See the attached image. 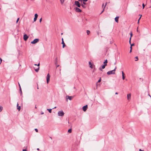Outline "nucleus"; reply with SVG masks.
I'll return each mask as SVG.
<instances>
[{
    "label": "nucleus",
    "mask_w": 151,
    "mask_h": 151,
    "mask_svg": "<svg viewBox=\"0 0 151 151\" xmlns=\"http://www.w3.org/2000/svg\"><path fill=\"white\" fill-rule=\"evenodd\" d=\"M116 67L114 70L108 71L107 73V74L108 75H110L111 74H115V71L116 70Z\"/></svg>",
    "instance_id": "nucleus-1"
},
{
    "label": "nucleus",
    "mask_w": 151,
    "mask_h": 151,
    "mask_svg": "<svg viewBox=\"0 0 151 151\" xmlns=\"http://www.w3.org/2000/svg\"><path fill=\"white\" fill-rule=\"evenodd\" d=\"M58 115L59 116H63L64 114V113L63 111L62 110L58 111Z\"/></svg>",
    "instance_id": "nucleus-2"
},
{
    "label": "nucleus",
    "mask_w": 151,
    "mask_h": 151,
    "mask_svg": "<svg viewBox=\"0 0 151 151\" xmlns=\"http://www.w3.org/2000/svg\"><path fill=\"white\" fill-rule=\"evenodd\" d=\"M39 40L38 39H35L31 42L32 44H35L37 42L39 41Z\"/></svg>",
    "instance_id": "nucleus-3"
},
{
    "label": "nucleus",
    "mask_w": 151,
    "mask_h": 151,
    "mask_svg": "<svg viewBox=\"0 0 151 151\" xmlns=\"http://www.w3.org/2000/svg\"><path fill=\"white\" fill-rule=\"evenodd\" d=\"M50 76L49 75V74L48 73L47 74V77H46L47 82V83H48V82L50 81Z\"/></svg>",
    "instance_id": "nucleus-4"
},
{
    "label": "nucleus",
    "mask_w": 151,
    "mask_h": 151,
    "mask_svg": "<svg viewBox=\"0 0 151 151\" xmlns=\"http://www.w3.org/2000/svg\"><path fill=\"white\" fill-rule=\"evenodd\" d=\"M75 4L78 7H80L81 6V5L78 1H76L75 2Z\"/></svg>",
    "instance_id": "nucleus-5"
},
{
    "label": "nucleus",
    "mask_w": 151,
    "mask_h": 151,
    "mask_svg": "<svg viewBox=\"0 0 151 151\" xmlns=\"http://www.w3.org/2000/svg\"><path fill=\"white\" fill-rule=\"evenodd\" d=\"M55 65H56V68H57V67H59V65H57V64H58V59H57V58H55Z\"/></svg>",
    "instance_id": "nucleus-6"
},
{
    "label": "nucleus",
    "mask_w": 151,
    "mask_h": 151,
    "mask_svg": "<svg viewBox=\"0 0 151 151\" xmlns=\"http://www.w3.org/2000/svg\"><path fill=\"white\" fill-rule=\"evenodd\" d=\"M75 10L76 12H82L81 10L80 9L77 7H76L75 8Z\"/></svg>",
    "instance_id": "nucleus-7"
},
{
    "label": "nucleus",
    "mask_w": 151,
    "mask_h": 151,
    "mask_svg": "<svg viewBox=\"0 0 151 151\" xmlns=\"http://www.w3.org/2000/svg\"><path fill=\"white\" fill-rule=\"evenodd\" d=\"M88 108V106L87 105L83 107V109L84 111H86Z\"/></svg>",
    "instance_id": "nucleus-8"
},
{
    "label": "nucleus",
    "mask_w": 151,
    "mask_h": 151,
    "mask_svg": "<svg viewBox=\"0 0 151 151\" xmlns=\"http://www.w3.org/2000/svg\"><path fill=\"white\" fill-rule=\"evenodd\" d=\"M28 38V37L26 34H25L24 35L23 38L24 40L26 41L27 40Z\"/></svg>",
    "instance_id": "nucleus-9"
},
{
    "label": "nucleus",
    "mask_w": 151,
    "mask_h": 151,
    "mask_svg": "<svg viewBox=\"0 0 151 151\" xmlns=\"http://www.w3.org/2000/svg\"><path fill=\"white\" fill-rule=\"evenodd\" d=\"M38 15L37 14H35V17L34 19V22H35L36 21Z\"/></svg>",
    "instance_id": "nucleus-10"
},
{
    "label": "nucleus",
    "mask_w": 151,
    "mask_h": 151,
    "mask_svg": "<svg viewBox=\"0 0 151 151\" xmlns=\"http://www.w3.org/2000/svg\"><path fill=\"white\" fill-rule=\"evenodd\" d=\"M66 98L68 99H69L70 100H71L72 99V98H73V96H66Z\"/></svg>",
    "instance_id": "nucleus-11"
},
{
    "label": "nucleus",
    "mask_w": 151,
    "mask_h": 151,
    "mask_svg": "<svg viewBox=\"0 0 151 151\" xmlns=\"http://www.w3.org/2000/svg\"><path fill=\"white\" fill-rule=\"evenodd\" d=\"M131 97V94L130 93L129 94L127 95V99L128 100L130 99Z\"/></svg>",
    "instance_id": "nucleus-12"
},
{
    "label": "nucleus",
    "mask_w": 151,
    "mask_h": 151,
    "mask_svg": "<svg viewBox=\"0 0 151 151\" xmlns=\"http://www.w3.org/2000/svg\"><path fill=\"white\" fill-rule=\"evenodd\" d=\"M119 17H116L115 18V20L116 22H118V19H119Z\"/></svg>",
    "instance_id": "nucleus-13"
},
{
    "label": "nucleus",
    "mask_w": 151,
    "mask_h": 151,
    "mask_svg": "<svg viewBox=\"0 0 151 151\" xmlns=\"http://www.w3.org/2000/svg\"><path fill=\"white\" fill-rule=\"evenodd\" d=\"M17 109L19 111L21 107L20 106H19V104L18 103H17Z\"/></svg>",
    "instance_id": "nucleus-14"
},
{
    "label": "nucleus",
    "mask_w": 151,
    "mask_h": 151,
    "mask_svg": "<svg viewBox=\"0 0 151 151\" xmlns=\"http://www.w3.org/2000/svg\"><path fill=\"white\" fill-rule=\"evenodd\" d=\"M106 65L107 64H104V65H102L101 67V68L103 69L105 68V66H106Z\"/></svg>",
    "instance_id": "nucleus-15"
},
{
    "label": "nucleus",
    "mask_w": 151,
    "mask_h": 151,
    "mask_svg": "<svg viewBox=\"0 0 151 151\" xmlns=\"http://www.w3.org/2000/svg\"><path fill=\"white\" fill-rule=\"evenodd\" d=\"M88 63H89V64L90 65V68H93V66H92V64H91V62H89Z\"/></svg>",
    "instance_id": "nucleus-16"
},
{
    "label": "nucleus",
    "mask_w": 151,
    "mask_h": 151,
    "mask_svg": "<svg viewBox=\"0 0 151 151\" xmlns=\"http://www.w3.org/2000/svg\"><path fill=\"white\" fill-rule=\"evenodd\" d=\"M61 44H63V48L65 46L64 41L62 42Z\"/></svg>",
    "instance_id": "nucleus-17"
},
{
    "label": "nucleus",
    "mask_w": 151,
    "mask_h": 151,
    "mask_svg": "<svg viewBox=\"0 0 151 151\" xmlns=\"http://www.w3.org/2000/svg\"><path fill=\"white\" fill-rule=\"evenodd\" d=\"M52 109H47V110H48L49 112L50 113H51V112H52Z\"/></svg>",
    "instance_id": "nucleus-18"
},
{
    "label": "nucleus",
    "mask_w": 151,
    "mask_h": 151,
    "mask_svg": "<svg viewBox=\"0 0 151 151\" xmlns=\"http://www.w3.org/2000/svg\"><path fill=\"white\" fill-rule=\"evenodd\" d=\"M107 2H106V3L104 7V8L103 10H102V12L101 13V14L104 11V8H105V7L106 6V5H107Z\"/></svg>",
    "instance_id": "nucleus-19"
},
{
    "label": "nucleus",
    "mask_w": 151,
    "mask_h": 151,
    "mask_svg": "<svg viewBox=\"0 0 151 151\" xmlns=\"http://www.w3.org/2000/svg\"><path fill=\"white\" fill-rule=\"evenodd\" d=\"M3 109V107L1 106H0V112L2 111Z\"/></svg>",
    "instance_id": "nucleus-20"
},
{
    "label": "nucleus",
    "mask_w": 151,
    "mask_h": 151,
    "mask_svg": "<svg viewBox=\"0 0 151 151\" xmlns=\"http://www.w3.org/2000/svg\"><path fill=\"white\" fill-rule=\"evenodd\" d=\"M107 62H108L107 60L106 59V60H105L104 62V64H106V63H107Z\"/></svg>",
    "instance_id": "nucleus-21"
},
{
    "label": "nucleus",
    "mask_w": 151,
    "mask_h": 151,
    "mask_svg": "<svg viewBox=\"0 0 151 151\" xmlns=\"http://www.w3.org/2000/svg\"><path fill=\"white\" fill-rule=\"evenodd\" d=\"M72 132V129H70L68 130V132L70 133H71Z\"/></svg>",
    "instance_id": "nucleus-22"
},
{
    "label": "nucleus",
    "mask_w": 151,
    "mask_h": 151,
    "mask_svg": "<svg viewBox=\"0 0 151 151\" xmlns=\"http://www.w3.org/2000/svg\"><path fill=\"white\" fill-rule=\"evenodd\" d=\"M39 70V67H38L37 69H36L35 70L36 72H38Z\"/></svg>",
    "instance_id": "nucleus-23"
},
{
    "label": "nucleus",
    "mask_w": 151,
    "mask_h": 151,
    "mask_svg": "<svg viewBox=\"0 0 151 151\" xmlns=\"http://www.w3.org/2000/svg\"><path fill=\"white\" fill-rule=\"evenodd\" d=\"M61 4H63L64 1V0H60Z\"/></svg>",
    "instance_id": "nucleus-24"
},
{
    "label": "nucleus",
    "mask_w": 151,
    "mask_h": 151,
    "mask_svg": "<svg viewBox=\"0 0 151 151\" xmlns=\"http://www.w3.org/2000/svg\"><path fill=\"white\" fill-rule=\"evenodd\" d=\"M90 33V31H89V30L87 31V35L89 34Z\"/></svg>",
    "instance_id": "nucleus-25"
},
{
    "label": "nucleus",
    "mask_w": 151,
    "mask_h": 151,
    "mask_svg": "<svg viewBox=\"0 0 151 151\" xmlns=\"http://www.w3.org/2000/svg\"><path fill=\"white\" fill-rule=\"evenodd\" d=\"M135 58L136 59L135 60L136 61H137V60H138V57H137V56L136 57H135Z\"/></svg>",
    "instance_id": "nucleus-26"
},
{
    "label": "nucleus",
    "mask_w": 151,
    "mask_h": 151,
    "mask_svg": "<svg viewBox=\"0 0 151 151\" xmlns=\"http://www.w3.org/2000/svg\"><path fill=\"white\" fill-rule=\"evenodd\" d=\"M19 20V18H18L17 19V21H16V23H17L18 22Z\"/></svg>",
    "instance_id": "nucleus-27"
},
{
    "label": "nucleus",
    "mask_w": 151,
    "mask_h": 151,
    "mask_svg": "<svg viewBox=\"0 0 151 151\" xmlns=\"http://www.w3.org/2000/svg\"><path fill=\"white\" fill-rule=\"evenodd\" d=\"M122 79L123 80H124V79H125V76H122Z\"/></svg>",
    "instance_id": "nucleus-28"
},
{
    "label": "nucleus",
    "mask_w": 151,
    "mask_h": 151,
    "mask_svg": "<svg viewBox=\"0 0 151 151\" xmlns=\"http://www.w3.org/2000/svg\"><path fill=\"white\" fill-rule=\"evenodd\" d=\"M20 88V91L21 93V94L22 93V90H21V88Z\"/></svg>",
    "instance_id": "nucleus-29"
},
{
    "label": "nucleus",
    "mask_w": 151,
    "mask_h": 151,
    "mask_svg": "<svg viewBox=\"0 0 151 151\" xmlns=\"http://www.w3.org/2000/svg\"><path fill=\"white\" fill-rule=\"evenodd\" d=\"M35 131L36 132H38V129H35Z\"/></svg>",
    "instance_id": "nucleus-30"
},
{
    "label": "nucleus",
    "mask_w": 151,
    "mask_h": 151,
    "mask_svg": "<svg viewBox=\"0 0 151 151\" xmlns=\"http://www.w3.org/2000/svg\"><path fill=\"white\" fill-rule=\"evenodd\" d=\"M101 81V78H100V79L98 80V82H99Z\"/></svg>",
    "instance_id": "nucleus-31"
},
{
    "label": "nucleus",
    "mask_w": 151,
    "mask_h": 151,
    "mask_svg": "<svg viewBox=\"0 0 151 151\" xmlns=\"http://www.w3.org/2000/svg\"><path fill=\"white\" fill-rule=\"evenodd\" d=\"M122 76H124V72H123V71H122Z\"/></svg>",
    "instance_id": "nucleus-32"
},
{
    "label": "nucleus",
    "mask_w": 151,
    "mask_h": 151,
    "mask_svg": "<svg viewBox=\"0 0 151 151\" xmlns=\"http://www.w3.org/2000/svg\"><path fill=\"white\" fill-rule=\"evenodd\" d=\"M0 64H1V62H2V59H1V58H0Z\"/></svg>",
    "instance_id": "nucleus-33"
},
{
    "label": "nucleus",
    "mask_w": 151,
    "mask_h": 151,
    "mask_svg": "<svg viewBox=\"0 0 151 151\" xmlns=\"http://www.w3.org/2000/svg\"><path fill=\"white\" fill-rule=\"evenodd\" d=\"M131 37H130L129 38V42L130 44H131Z\"/></svg>",
    "instance_id": "nucleus-34"
},
{
    "label": "nucleus",
    "mask_w": 151,
    "mask_h": 151,
    "mask_svg": "<svg viewBox=\"0 0 151 151\" xmlns=\"http://www.w3.org/2000/svg\"><path fill=\"white\" fill-rule=\"evenodd\" d=\"M81 6H82L83 7V8H85V6H84L83 5V4H81Z\"/></svg>",
    "instance_id": "nucleus-35"
},
{
    "label": "nucleus",
    "mask_w": 151,
    "mask_h": 151,
    "mask_svg": "<svg viewBox=\"0 0 151 151\" xmlns=\"http://www.w3.org/2000/svg\"><path fill=\"white\" fill-rule=\"evenodd\" d=\"M142 6H143V9H144V7H145V5L144 4H142Z\"/></svg>",
    "instance_id": "nucleus-36"
},
{
    "label": "nucleus",
    "mask_w": 151,
    "mask_h": 151,
    "mask_svg": "<svg viewBox=\"0 0 151 151\" xmlns=\"http://www.w3.org/2000/svg\"><path fill=\"white\" fill-rule=\"evenodd\" d=\"M130 34V36H131V37H131H131L132 36V32H131Z\"/></svg>",
    "instance_id": "nucleus-37"
},
{
    "label": "nucleus",
    "mask_w": 151,
    "mask_h": 151,
    "mask_svg": "<svg viewBox=\"0 0 151 151\" xmlns=\"http://www.w3.org/2000/svg\"><path fill=\"white\" fill-rule=\"evenodd\" d=\"M102 68H101V67H100V68H99V70H101V71H102Z\"/></svg>",
    "instance_id": "nucleus-38"
},
{
    "label": "nucleus",
    "mask_w": 151,
    "mask_h": 151,
    "mask_svg": "<svg viewBox=\"0 0 151 151\" xmlns=\"http://www.w3.org/2000/svg\"><path fill=\"white\" fill-rule=\"evenodd\" d=\"M42 21V18H41V19H40V22H41Z\"/></svg>",
    "instance_id": "nucleus-39"
},
{
    "label": "nucleus",
    "mask_w": 151,
    "mask_h": 151,
    "mask_svg": "<svg viewBox=\"0 0 151 151\" xmlns=\"http://www.w3.org/2000/svg\"><path fill=\"white\" fill-rule=\"evenodd\" d=\"M82 0V1H85V2H86L88 0Z\"/></svg>",
    "instance_id": "nucleus-40"
},
{
    "label": "nucleus",
    "mask_w": 151,
    "mask_h": 151,
    "mask_svg": "<svg viewBox=\"0 0 151 151\" xmlns=\"http://www.w3.org/2000/svg\"><path fill=\"white\" fill-rule=\"evenodd\" d=\"M130 45H131V46L132 47V46H134V44H130Z\"/></svg>",
    "instance_id": "nucleus-41"
},
{
    "label": "nucleus",
    "mask_w": 151,
    "mask_h": 151,
    "mask_svg": "<svg viewBox=\"0 0 151 151\" xmlns=\"http://www.w3.org/2000/svg\"><path fill=\"white\" fill-rule=\"evenodd\" d=\"M23 151H27L26 149H23Z\"/></svg>",
    "instance_id": "nucleus-42"
},
{
    "label": "nucleus",
    "mask_w": 151,
    "mask_h": 151,
    "mask_svg": "<svg viewBox=\"0 0 151 151\" xmlns=\"http://www.w3.org/2000/svg\"><path fill=\"white\" fill-rule=\"evenodd\" d=\"M85 1H83V4H86V3L85 2Z\"/></svg>",
    "instance_id": "nucleus-43"
},
{
    "label": "nucleus",
    "mask_w": 151,
    "mask_h": 151,
    "mask_svg": "<svg viewBox=\"0 0 151 151\" xmlns=\"http://www.w3.org/2000/svg\"><path fill=\"white\" fill-rule=\"evenodd\" d=\"M142 15H141V16L140 17H139V19L138 20H139L140 19L141 17H142Z\"/></svg>",
    "instance_id": "nucleus-44"
},
{
    "label": "nucleus",
    "mask_w": 151,
    "mask_h": 151,
    "mask_svg": "<svg viewBox=\"0 0 151 151\" xmlns=\"http://www.w3.org/2000/svg\"><path fill=\"white\" fill-rule=\"evenodd\" d=\"M18 84H19V88H21V86H20V84H19V83H18Z\"/></svg>",
    "instance_id": "nucleus-45"
},
{
    "label": "nucleus",
    "mask_w": 151,
    "mask_h": 151,
    "mask_svg": "<svg viewBox=\"0 0 151 151\" xmlns=\"http://www.w3.org/2000/svg\"><path fill=\"white\" fill-rule=\"evenodd\" d=\"M139 151H144L143 150H142L141 149H139Z\"/></svg>",
    "instance_id": "nucleus-46"
},
{
    "label": "nucleus",
    "mask_w": 151,
    "mask_h": 151,
    "mask_svg": "<svg viewBox=\"0 0 151 151\" xmlns=\"http://www.w3.org/2000/svg\"><path fill=\"white\" fill-rule=\"evenodd\" d=\"M41 114H44V112H41Z\"/></svg>",
    "instance_id": "nucleus-47"
},
{
    "label": "nucleus",
    "mask_w": 151,
    "mask_h": 151,
    "mask_svg": "<svg viewBox=\"0 0 151 151\" xmlns=\"http://www.w3.org/2000/svg\"><path fill=\"white\" fill-rule=\"evenodd\" d=\"M40 63H39L37 65L38 66H40Z\"/></svg>",
    "instance_id": "nucleus-48"
},
{
    "label": "nucleus",
    "mask_w": 151,
    "mask_h": 151,
    "mask_svg": "<svg viewBox=\"0 0 151 151\" xmlns=\"http://www.w3.org/2000/svg\"><path fill=\"white\" fill-rule=\"evenodd\" d=\"M130 50H132V47L130 46Z\"/></svg>",
    "instance_id": "nucleus-49"
},
{
    "label": "nucleus",
    "mask_w": 151,
    "mask_h": 151,
    "mask_svg": "<svg viewBox=\"0 0 151 151\" xmlns=\"http://www.w3.org/2000/svg\"><path fill=\"white\" fill-rule=\"evenodd\" d=\"M148 96L150 97L151 99V96L149 94H148Z\"/></svg>",
    "instance_id": "nucleus-50"
},
{
    "label": "nucleus",
    "mask_w": 151,
    "mask_h": 151,
    "mask_svg": "<svg viewBox=\"0 0 151 151\" xmlns=\"http://www.w3.org/2000/svg\"><path fill=\"white\" fill-rule=\"evenodd\" d=\"M62 42L64 41H63V38H62Z\"/></svg>",
    "instance_id": "nucleus-51"
},
{
    "label": "nucleus",
    "mask_w": 151,
    "mask_h": 151,
    "mask_svg": "<svg viewBox=\"0 0 151 151\" xmlns=\"http://www.w3.org/2000/svg\"><path fill=\"white\" fill-rule=\"evenodd\" d=\"M78 1H80L82 2V0H78Z\"/></svg>",
    "instance_id": "nucleus-52"
},
{
    "label": "nucleus",
    "mask_w": 151,
    "mask_h": 151,
    "mask_svg": "<svg viewBox=\"0 0 151 151\" xmlns=\"http://www.w3.org/2000/svg\"><path fill=\"white\" fill-rule=\"evenodd\" d=\"M56 108V107L55 106V107H54V108H53L52 109H55Z\"/></svg>",
    "instance_id": "nucleus-53"
},
{
    "label": "nucleus",
    "mask_w": 151,
    "mask_h": 151,
    "mask_svg": "<svg viewBox=\"0 0 151 151\" xmlns=\"http://www.w3.org/2000/svg\"><path fill=\"white\" fill-rule=\"evenodd\" d=\"M132 50H130V52H132Z\"/></svg>",
    "instance_id": "nucleus-54"
},
{
    "label": "nucleus",
    "mask_w": 151,
    "mask_h": 151,
    "mask_svg": "<svg viewBox=\"0 0 151 151\" xmlns=\"http://www.w3.org/2000/svg\"><path fill=\"white\" fill-rule=\"evenodd\" d=\"M139 20H138V23L139 24Z\"/></svg>",
    "instance_id": "nucleus-55"
},
{
    "label": "nucleus",
    "mask_w": 151,
    "mask_h": 151,
    "mask_svg": "<svg viewBox=\"0 0 151 151\" xmlns=\"http://www.w3.org/2000/svg\"><path fill=\"white\" fill-rule=\"evenodd\" d=\"M115 94H118V93H117V92H116V93H115Z\"/></svg>",
    "instance_id": "nucleus-56"
},
{
    "label": "nucleus",
    "mask_w": 151,
    "mask_h": 151,
    "mask_svg": "<svg viewBox=\"0 0 151 151\" xmlns=\"http://www.w3.org/2000/svg\"><path fill=\"white\" fill-rule=\"evenodd\" d=\"M37 150H39V148H37Z\"/></svg>",
    "instance_id": "nucleus-57"
},
{
    "label": "nucleus",
    "mask_w": 151,
    "mask_h": 151,
    "mask_svg": "<svg viewBox=\"0 0 151 151\" xmlns=\"http://www.w3.org/2000/svg\"><path fill=\"white\" fill-rule=\"evenodd\" d=\"M104 6V4H102V7H103Z\"/></svg>",
    "instance_id": "nucleus-58"
},
{
    "label": "nucleus",
    "mask_w": 151,
    "mask_h": 151,
    "mask_svg": "<svg viewBox=\"0 0 151 151\" xmlns=\"http://www.w3.org/2000/svg\"><path fill=\"white\" fill-rule=\"evenodd\" d=\"M34 65H37V64H35Z\"/></svg>",
    "instance_id": "nucleus-59"
},
{
    "label": "nucleus",
    "mask_w": 151,
    "mask_h": 151,
    "mask_svg": "<svg viewBox=\"0 0 151 151\" xmlns=\"http://www.w3.org/2000/svg\"><path fill=\"white\" fill-rule=\"evenodd\" d=\"M35 108H37V107H36V106H35Z\"/></svg>",
    "instance_id": "nucleus-60"
},
{
    "label": "nucleus",
    "mask_w": 151,
    "mask_h": 151,
    "mask_svg": "<svg viewBox=\"0 0 151 151\" xmlns=\"http://www.w3.org/2000/svg\"><path fill=\"white\" fill-rule=\"evenodd\" d=\"M141 14H139V16H140V17L141 16Z\"/></svg>",
    "instance_id": "nucleus-61"
},
{
    "label": "nucleus",
    "mask_w": 151,
    "mask_h": 151,
    "mask_svg": "<svg viewBox=\"0 0 151 151\" xmlns=\"http://www.w3.org/2000/svg\"><path fill=\"white\" fill-rule=\"evenodd\" d=\"M137 32H138V29H137Z\"/></svg>",
    "instance_id": "nucleus-62"
},
{
    "label": "nucleus",
    "mask_w": 151,
    "mask_h": 151,
    "mask_svg": "<svg viewBox=\"0 0 151 151\" xmlns=\"http://www.w3.org/2000/svg\"><path fill=\"white\" fill-rule=\"evenodd\" d=\"M37 89H38V87H37Z\"/></svg>",
    "instance_id": "nucleus-63"
},
{
    "label": "nucleus",
    "mask_w": 151,
    "mask_h": 151,
    "mask_svg": "<svg viewBox=\"0 0 151 151\" xmlns=\"http://www.w3.org/2000/svg\"><path fill=\"white\" fill-rule=\"evenodd\" d=\"M50 139H52V137H50Z\"/></svg>",
    "instance_id": "nucleus-64"
}]
</instances>
